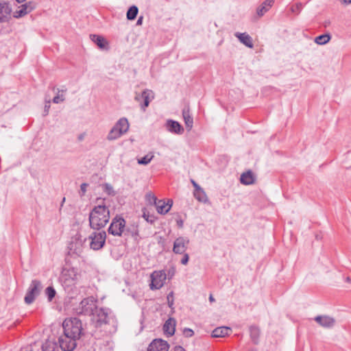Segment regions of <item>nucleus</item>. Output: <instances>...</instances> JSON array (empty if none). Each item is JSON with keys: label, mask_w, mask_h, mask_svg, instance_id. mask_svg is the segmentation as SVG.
I'll use <instances>...</instances> for the list:
<instances>
[{"label": "nucleus", "mask_w": 351, "mask_h": 351, "mask_svg": "<svg viewBox=\"0 0 351 351\" xmlns=\"http://www.w3.org/2000/svg\"><path fill=\"white\" fill-rule=\"evenodd\" d=\"M63 334L58 338L62 351H73L77 341L84 335L82 321L77 317H69L62 323Z\"/></svg>", "instance_id": "nucleus-1"}, {"label": "nucleus", "mask_w": 351, "mask_h": 351, "mask_svg": "<svg viewBox=\"0 0 351 351\" xmlns=\"http://www.w3.org/2000/svg\"><path fill=\"white\" fill-rule=\"evenodd\" d=\"M92 322L95 328L94 333L92 334L94 339H99L101 336H108L117 331V319L109 308H97L93 315Z\"/></svg>", "instance_id": "nucleus-2"}, {"label": "nucleus", "mask_w": 351, "mask_h": 351, "mask_svg": "<svg viewBox=\"0 0 351 351\" xmlns=\"http://www.w3.org/2000/svg\"><path fill=\"white\" fill-rule=\"evenodd\" d=\"M89 225L94 230L104 228L110 219V211L104 205H98L93 208L89 214Z\"/></svg>", "instance_id": "nucleus-3"}, {"label": "nucleus", "mask_w": 351, "mask_h": 351, "mask_svg": "<svg viewBox=\"0 0 351 351\" xmlns=\"http://www.w3.org/2000/svg\"><path fill=\"white\" fill-rule=\"evenodd\" d=\"M97 300L93 297H88L83 299L79 306L75 308L77 314L93 316L96 309Z\"/></svg>", "instance_id": "nucleus-4"}, {"label": "nucleus", "mask_w": 351, "mask_h": 351, "mask_svg": "<svg viewBox=\"0 0 351 351\" xmlns=\"http://www.w3.org/2000/svg\"><path fill=\"white\" fill-rule=\"evenodd\" d=\"M80 276L77 270L73 267L65 268L62 270L61 280L65 287L75 285L79 280Z\"/></svg>", "instance_id": "nucleus-5"}, {"label": "nucleus", "mask_w": 351, "mask_h": 351, "mask_svg": "<svg viewBox=\"0 0 351 351\" xmlns=\"http://www.w3.org/2000/svg\"><path fill=\"white\" fill-rule=\"evenodd\" d=\"M41 289V282L36 279L32 280L25 296V302L27 304H32L39 295Z\"/></svg>", "instance_id": "nucleus-6"}, {"label": "nucleus", "mask_w": 351, "mask_h": 351, "mask_svg": "<svg viewBox=\"0 0 351 351\" xmlns=\"http://www.w3.org/2000/svg\"><path fill=\"white\" fill-rule=\"evenodd\" d=\"M88 239L90 240V247L93 250H99L105 244L106 233L104 230L99 232H93L89 235Z\"/></svg>", "instance_id": "nucleus-7"}, {"label": "nucleus", "mask_w": 351, "mask_h": 351, "mask_svg": "<svg viewBox=\"0 0 351 351\" xmlns=\"http://www.w3.org/2000/svg\"><path fill=\"white\" fill-rule=\"evenodd\" d=\"M125 228V221L123 217H115L108 228V232L114 236L120 237L124 232Z\"/></svg>", "instance_id": "nucleus-8"}, {"label": "nucleus", "mask_w": 351, "mask_h": 351, "mask_svg": "<svg viewBox=\"0 0 351 351\" xmlns=\"http://www.w3.org/2000/svg\"><path fill=\"white\" fill-rule=\"evenodd\" d=\"M151 278L150 289L152 290H158L164 285L167 274L162 270L154 271L151 275Z\"/></svg>", "instance_id": "nucleus-9"}, {"label": "nucleus", "mask_w": 351, "mask_h": 351, "mask_svg": "<svg viewBox=\"0 0 351 351\" xmlns=\"http://www.w3.org/2000/svg\"><path fill=\"white\" fill-rule=\"evenodd\" d=\"M189 240L185 237H179L173 242V252L176 254H182L186 252Z\"/></svg>", "instance_id": "nucleus-10"}, {"label": "nucleus", "mask_w": 351, "mask_h": 351, "mask_svg": "<svg viewBox=\"0 0 351 351\" xmlns=\"http://www.w3.org/2000/svg\"><path fill=\"white\" fill-rule=\"evenodd\" d=\"M154 93L152 90L145 89L141 95H136L135 96V100L140 101L141 99H143V104H141V110L145 111L146 108L148 107L150 101L154 99Z\"/></svg>", "instance_id": "nucleus-11"}, {"label": "nucleus", "mask_w": 351, "mask_h": 351, "mask_svg": "<svg viewBox=\"0 0 351 351\" xmlns=\"http://www.w3.org/2000/svg\"><path fill=\"white\" fill-rule=\"evenodd\" d=\"M36 8V3L32 1H28L19 7V10L14 12L13 16L19 19L24 16L28 13L31 12Z\"/></svg>", "instance_id": "nucleus-12"}, {"label": "nucleus", "mask_w": 351, "mask_h": 351, "mask_svg": "<svg viewBox=\"0 0 351 351\" xmlns=\"http://www.w3.org/2000/svg\"><path fill=\"white\" fill-rule=\"evenodd\" d=\"M169 348L167 341L161 339H156L150 343L147 351H168Z\"/></svg>", "instance_id": "nucleus-13"}, {"label": "nucleus", "mask_w": 351, "mask_h": 351, "mask_svg": "<svg viewBox=\"0 0 351 351\" xmlns=\"http://www.w3.org/2000/svg\"><path fill=\"white\" fill-rule=\"evenodd\" d=\"M165 127L168 132L173 134H181L184 132V128L179 123V122L174 120H167Z\"/></svg>", "instance_id": "nucleus-14"}, {"label": "nucleus", "mask_w": 351, "mask_h": 351, "mask_svg": "<svg viewBox=\"0 0 351 351\" xmlns=\"http://www.w3.org/2000/svg\"><path fill=\"white\" fill-rule=\"evenodd\" d=\"M315 321L324 328H331L335 324V319L328 315H318L315 317Z\"/></svg>", "instance_id": "nucleus-15"}, {"label": "nucleus", "mask_w": 351, "mask_h": 351, "mask_svg": "<svg viewBox=\"0 0 351 351\" xmlns=\"http://www.w3.org/2000/svg\"><path fill=\"white\" fill-rule=\"evenodd\" d=\"M173 204L171 199H167V202H165L163 199L158 201L157 204L155 206L158 213L165 215L169 212Z\"/></svg>", "instance_id": "nucleus-16"}, {"label": "nucleus", "mask_w": 351, "mask_h": 351, "mask_svg": "<svg viewBox=\"0 0 351 351\" xmlns=\"http://www.w3.org/2000/svg\"><path fill=\"white\" fill-rule=\"evenodd\" d=\"M176 319L172 317H169L163 326V330L165 334L167 337H171L174 335L176 331Z\"/></svg>", "instance_id": "nucleus-17"}, {"label": "nucleus", "mask_w": 351, "mask_h": 351, "mask_svg": "<svg viewBox=\"0 0 351 351\" xmlns=\"http://www.w3.org/2000/svg\"><path fill=\"white\" fill-rule=\"evenodd\" d=\"M11 12L12 8L9 3L5 2L0 3V22H6Z\"/></svg>", "instance_id": "nucleus-18"}, {"label": "nucleus", "mask_w": 351, "mask_h": 351, "mask_svg": "<svg viewBox=\"0 0 351 351\" xmlns=\"http://www.w3.org/2000/svg\"><path fill=\"white\" fill-rule=\"evenodd\" d=\"M121 134H125L129 130L130 124L125 117L119 119L114 125Z\"/></svg>", "instance_id": "nucleus-19"}, {"label": "nucleus", "mask_w": 351, "mask_h": 351, "mask_svg": "<svg viewBox=\"0 0 351 351\" xmlns=\"http://www.w3.org/2000/svg\"><path fill=\"white\" fill-rule=\"evenodd\" d=\"M274 1L275 0H265L263 1L256 10L257 15L259 17L263 16L272 7Z\"/></svg>", "instance_id": "nucleus-20"}, {"label": "nucleus", "mask_w": 351, "mask_h": 351, "mask_svg": "<svg viewBox=\"0 0 351 351\" xmlns=\"http://www.w3.org/2000/svg\"><path fill=\"white\" fill-rule=\"evenodd\" d=\"M182 117L184 121L185 125L189 130H190L193 125V119L191 116L190 109L189 106H185L182 110Z\"/></svg>", "instance_id": "nucleus-21"}, {"label": "nucleus", "mask_w": 351, "mask_h": 351, "mask_svg": "<svg viewBox=\"0 0 351 351\" xmlns=\"http://www.w3.org/2000/svg\"><path fill=\"white\" fill-rule=\"evenodd\" d=\"M235 36L239 38L240 42L249 48L253 47V43L251 36L247 33H235Z\"/></svg>", "instance_id": "nucleus-22"}, {"label": "nucleus", "mask_w": 351, "mask_h": 351, "mask_svg": "<svg viewBox=\"0 0 351 351\" xmlns=\"http://www.w3.org/2000/svg\"><path fill=\"white\" fill-rule=\"evenodd\" d=\"M240 181L243 184H252L255 181V177L252 171L249 170L241 175Z\"/></svg>", "instance_id": "nucleus-23"}, {"label": "nucleus", "mask_w": 351, "mask_h": 351, "mask_svg": "<svg viewBox=\"0 0 351 351\" xmlns=\"http://www.w3.org/2000/svg\"><path fill=\"white\" fill-rule=\"evenodd\" d=\"M193 196L197 201L200 202L205 203L208 201L207 195L204 190L201 186L194 189Z\"/></svg>", "instance_id": "nucleus-24"}, {"label": "nucleus", "mask_w": 351, "mask_h": 351, "mask_svg": "<svg viewBox=\"0 0 351 351\" xmlns=\"http://www.w3.org/2000/svg\"><path fill=\"white\" fill-rule=\"evenodd\" d=\"M90 38L100 49H104L107 44L104 37L99 35L91 34Z\"/></svg>", "instance_id": "nucleus-25"}, {"label": "nucleus", "mask_w": 351, "mask_h": 351, "mask_svg": "<svg viewBox=\"0 0 351 351\" xmlns=\"http://www.w3.org/2000/svg\"><path fill=\"white\" fill-rule=\"evenodd\" d=\"M60 346H58L55 341L47 340L42 346L43 351H58Z\"/></svg>", "instance_id": "nucleus-26"}, {"label": "nucleus", "mask_w": 351, "mask_h": 351, "mask_svg": "<svg viewBox=\"0 0 351 351\" xmlns=\"http://www.w3.org/2000/svg\"><path fill=\"white\" fill-rule=\"evenodd\" d=\"M138 13V8L136 5H133L132 6H130L128 8L127 13H126L127 19L129 21L134 20L136 18Z\"/></svg>", "instance_id": "nucleus-27"}, {"label": "nucleus", "mask_w": 351, "mask_h": 351, "mask_svg": "<svg viewBox=\"0 0 351 351\" xmlns=\"http://www.w3.org/2000/svg\"><path fill=\"white\" fill-rule=\"evenodd\" d=\"M250 333L252 341L257 344L260 336V330L257 326H252L250 327Z\"/></svg>", "instance_id": "nucleus-28"}, {"label": "nucleus", "mask_w": 351, "mask_h": 351, "mask_svg": "<svg viewBox=\"0 0 351 351\" xmlns=\"http://www.w3.org/2000/svg\"><path fill=\"white\" fill-rule=\"evenodd\" d=\"M124 233L125 234L131 235L135 240H137L139 236L138 227L135 225L127 227L124 230Z\"/></svg>", "instance_id": "nucleus-29"}, {"label": "nucleus", "mask_w": 351, "mask_h": 351, "mask_svg": "<svg viewBox=\"0 0 351 351\" xmlns=\"http://www.w3.org/2000/svg\"><path fill=\"white\" fill-rule=\"evenodd\" d=\"M123 134H121L116 128L114 126L108 132L106 138L108 141H114L122 136Z\"/></svg>", "instance_id": "nucleus-30"}, {"label": "nucleus", "mask_w": 351, "mask_h": 351, "mask_svg": "<svg viewBox=\"0 0 351 351\" xmlns=\"http://www.w3.org/2000/svg\"><path fill=\"white\" fill-rule=\"evenodd\" d=\"M330 39V36L329 34H322L317 36L315 38V43H317V45H322L328 43Z\"/></svg>", "instance_id": "nucleus-31"}, {"label": "nucleus", "mask_w": 351, "mask_h": 351, "mask_svg": "<svg viewBox=\"0 0 351 351\" xmlns=\"http://www.w3.org/2000/svg\"><path fill=\"white\" fill-rule=\"evenodd\" d=\"M66 91V89H58L57 95L53 98V102L54 104H59L64 101L65 98L64 93Z\"/></svg>", "instance_id": "nucleus-32"}, {"label": "nucleus", "mask_w": 351, "mask_h": 351, "mask_svg": "<svg viewBox=\"0 0 351 351\" xmlns=\"http://www.w3.org/2000/svg\"><path fill=\"white\" fill-rule=\"evenodd\" d=\"M45 294H46V295L47 297L48 301L49 302H51L52 300L56 296V291L55 289L53 287L49 286V287H47L46 288V289H45Z\"/></svg>", "instance_id": "nucleus-33"}, {"label": "nucleus", "mask_w": 351, "mask_h": 351, "mask_svg": "<svg viewBox=\"0 0 351 351\" xmlns=\"http://www.w3.org/2000/svg\"><path fill=\"white\" fill-rule=\"evenodd\" d=\"M146 201L150 204V205H154L156 206L157 203L158 202V199L157 197L152 193H147L145 195Z\"/></svg>", "instance_id": "nucleus-34"}, {"label": "nucleus", "mask_w": 351, "mask_h": 351, "mask_svg": "<svg viewBox=\"0 0 351 351\" xmlns=\"http://www.w3.org/2000/svg\"><path fill=\"white\" fill-rule=\"evenodd\" d=\"M153 158H154L153 154H151V155L147 154L145 156L142 157L141 158L138 159V163L139 165H147V164H149L151 162V160L153 159Z\"/></svg>", "instance_id": "nucleus-35"}, {"label": "nucleus", "mask_w": 351, "mask_h": 351, "mask_svg": "<svg viewBox=\"0 0 351 351\" xmlns=\"http://www.w3.org/2000/svg\"><path fill=\"white\" fill-rule=\"evenodd\" d=\"M232 332V329L226 326H221V338L225 337L230 335Z\"/></svg>", "instance_id": "nucleus-36"}, {"label": "nucleus", "mask_w": 351, "mask_h": 351, "mask_svg": "<svg viewBox=\"0 0 351 351\" xmlns=\"http://www.w3.org/2000/svg\"><path fill=\"white\" fill-rule=\"evenodd\" d=\"M104 191L110 195H114L115 194L112 186L110 184H105Z\"/></svg>", "instance_id": "nucleus-37"}, {"label": "nucleus", "mask_w": 351, "mask_h": 351, "mask_svg": "<svg viewBox=\"0 0 351 351\" xmlns=\"http://www.w3.org/2000/svg\"><path fill=\"white\" fill-rule=\"evenodd\" d=\"M88 186V184L87 183H82L80 185V191L79 192V194L81 197H82L85 195Z\"/></svg>", "instance_id": "nucleus-38"}, {"label": "nucleus", "mask_w": 351, "mask_h": 351, "mask_svg": "<svg viewBox=\"0 0 351 351\" xmlns=\"http://www.w3.org/2000/svg\"><path fill=\"white\" fill-rule=\"evenodd\" d=\"M183 334L186 337H191L194 335V332L191 328H185L183 330Z\"/></svg>", "instance_id": "nucleus-39"}, {"label": "nucleus", "mask_w": 351, "mask_h": 351, "mask_svg": "<svg viewBox=\"0 0 351 351\" xmlns=\"http://www.w3.org/2000/svg\"><path fill=\"white\" fill-rule=\"evenodd\" d=\"M167 301H168V305L170 308H172L173 305V292H171L167 295Z\"/></svg>", "instance_id": "nucleus-40"}, {"label": "nucleus", "mask_w": 351, "mask_h": 351, "mask_svg": "<svg viewBox=\"0 0 351 351\" xmlns=\"http://www.w3.org/2000/svg\"><path fill=\"white\" fill-rule=\"evenodd\" d=\"M182 255H183V256H182V259L180 260V263L182 265H186L189 260V256L186 252H184V254H182Z\"/></svg>", "instance_id": "nucleus-41"}, {"label": "nucleus", "mask_w": 351, "mask_h": 351, "mask_svg": "<svg viewBox=\"0 0 351 351\" xmlns=\"http://www.w3.org/2000/svg\"><path fill=\"white\" fill-rule=\"evenodd\" d=\"M211 336L213 337H219V327H217L212 332Z\"/></svg>", "instance_id": "nucleus-42"}, {"label": "nucleus", "mask_w": 351, "mask_h": 351, "mask_svg": "<svg viewBox=\"0 0 351 351\" xmlns=\"http://www.w3.org/2000/svg\"><path fill=\"white\" fill-rule=\"evenodd\" d=\"M143 217L147 221L150 222V223L154 222V219H150L149 215L146 214L145 212L143 213Z\"/></svg>", "instance_id": "nucleus-43"}, {"label": "nucleus", "mask_w": 351, "mask_h": 351, "mask_svg": "<svg viewBox=\"0 0 351 351\" xmlns=\"http://www.w3.org/2000/svg\"><path fill=\"white\" fill-rule=\"evenodd\" d=\"M176 223H177V226H178V228H181L183 227L184 221L182 219L178 218L176 219Z\"/></svg>", "instance_id": "nucleus-44"}, {"label": "nucleus", "mask_w": 351, "mask_h": 351, "mask_svg": "<svg viewBox=\"0 0 351 351\" xmlns=\"http://www.w3.org/2000/svg\"><path fill=\"white\" fill-rule=\"evenodd\" d=\"M190 181H191V183L193 184L194 189H196L200 186L193 179H191Z\"/></svg>", "instance_id": "nucleus-45"}, {"label": "nucleus", "mask_w": 351, "mask_h": 351, "mask_svg": "<svg viewBox=\"0 0 351 351\" xmlns=\"http://www.w3.org/2000/svg\"><path fill=\"white\" fill-rule=\"evenodd\" d=\"M49 108H50V105L49 104H45V110H44V116L47 115L49 112Z\"/></svg>", "instance_id": "nucleus-46"}, {"label": "nucleus", "mask_w": 351, "mask_h": 351, "mask_svg": "<svg viewBox=\"0 0 351 351\" xmlns=\"http://www.w3.org/2000/svg\"><path fill=\"white\" fill-rule=\"evenodd\" d=\"M143 21V16H139L136 21V25H142Z\"/></svg>", "instance_id": "nucleus-47"}, {"label": "nucleus", "mask_w": 351, "mask_h": 351, "mask_svg": "<svg viewBox=\"0 0 351 351\" xmlns=\"http://www.w3.org/2000/svg\"><path fill=\"white\" fill-rule=\"evenodd\" d=\"M174 351H186L182 346H176L174 348Z\"/></svg>", "instance_id": "nucleus-48"}, {"label": "nucleus", "mask_w": 351, "mask_h": 351, "mask_svg": "<svg viewBox=\"0 0 351 351\" xmlns=\"http://www.w3.org/2000/svg\"><path fill=\"white\" fill-rule=\"evenodd\" d=\"M174 275V269H172V271L169 270L168 271V276L171 278Z\"/></svg>", "instance_id": "nucleus-49"}, {"label": "nucleus", "mask_w": 351, "mask_h": 351, "mask_svg": "<svg viewBox=\"0 0 351 351\" xmlns=\"http://www.w3.org/2000/svg\"><path fill=\"white\" fill-rule=\"evenodd\" d=\"M341 1L346 4L351 3V0H341Z\"/></svg>", "instance_id": "nucleus-50"}, {"label": "nucleus", "mask_w": 351, "mask_h": 351, "mask_svg": "<svg viewBox=\"0 0 351 351\" xmlns=\"http://www.w3.org/2000/svg\"><path fill=\"white\" fill-rule=\"evenodd\" d=\"M209 300H210V302H213V301L215 300V299H214V298H213V295H210V296H209Z\"/></svg>", "instance_id": "nucleus-51"}, {"label": "nucleus", "mask_w": 351, "mask_h": 351, "mask_svg": "<svg viewBox=\"0 0 351 351\" xmlns=\"http://www.w3.org/2000/svg\"><path fill=\"white\" fill-rule=\"evenodd\" d=\"M18 3H23L24 2L25 0H16Z\"/></svg>", "instance_id": "nucleus-52"}, {"label": "nucleus", "mask_w": 351, "mask_h": 351, "mask_svg": "<svg viewBox=\"0 0 351 351\" xmlns=\"http://www.w3.org/2000/svg\"><path fill=\"white\" fill-rule=\"evenodd\" d=\"M346 280H347L348 282H350V278L349 277H348V278H346Z\"/></svg>", "instance_id": "nucleus-53"}, {"label": "nucleus", "mask_w": 351, "mask_h": 351, "mask_svg": "<svg viewBox=\"0 0 351 351\" xmlns=\"http://www.w3.org/2000/svg\"><path fill=\"white\" fill-rule=\"evenodd\" d=\"M64 201H65V197L63 198L62 204L64 202Z\"/></svg>", "instance_id": "nucleus-54"}]
</instances>
